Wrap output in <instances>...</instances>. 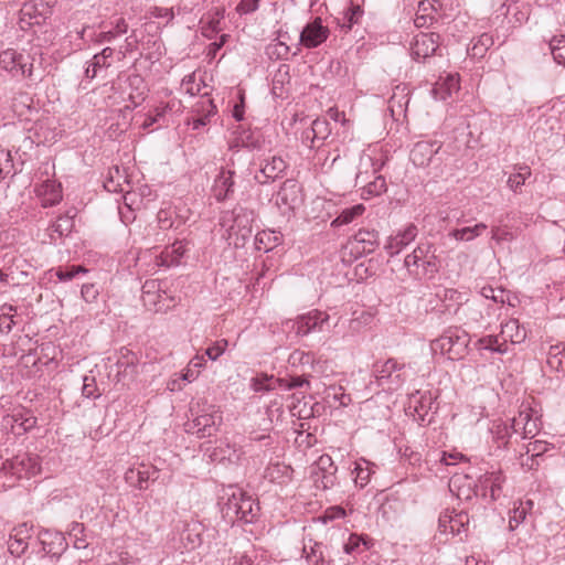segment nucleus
<instances>
[{"mask_svg": "<svg viewBox=\"0 0 565 565\" xmlns=\"http://www.w3.org/2000/svg\"><path fill=\"white\" fill-rule=\"evenodd\" d=\"M408 274L418 280L433 278L439 269L436 248L429 242L419 243L404 259Z\"/></svg>", "mask_w": 565, "mask_h": 565, "instance_id": "f257e3e1", "label": "nucleus"}, {"mask_svg": "<svg viewBox=\"0 0 565 565\" xmlns=\"http://www.w3.org/2000/svg\"><path fill=\"white\" fill-rule=\"evenodd\" d=\"M469 344V334L460 328H448L439 338L430 343L434 353L446 354L457 361L465 356Z\"/></svg>", "mask_w": 565, "mask_h": 565, "instance_id": "f03ea898", "label": "nucleus"}, {"mask_svg": "<svg viewBox=\"0 0 565 565\" xmlns=\"http://www.w3.org/2000/svg\"><path fill=\"white\" fill-rule=\"evenodd\" d=\"M284 326L287 330L295 331L296 335L300 337L311 332H328L331 329L330 316L320 310H311L294 320H287Z\"/></svg>", "mask_w": 565, "mask_h": 565, "instance_id": "7ed1b4c3", "label": "nucleus"}, {"mask_svg": "<svg viewBox=\"0 0 565 565\" xmlns=\"http://www.w3.org/2000/svg\"><path fill=\"white\" fill-rule=\"evenodd\" d=\"M373 374L376 383L386 390H397L406 381L405 364L393 358L376 361L373 364Z\"/></svg>", "mask_w": 565, "mask_h": 565, "instance_id": "20e7f679", "label": "nucleus"}, {"mask_svg": "<svg viewBox=\"0 0 565 565\" xmlns=\"http://www.w3.org/2000/svg\"><path fill=\"white\" fill-rule=\"evenodd\" d=\"M223 512L231 519L252 523L257 515L258 507L250 497L236 489L225 502Z\"/></svg>", "mask_w": 565, "mask_h": 565, "instance_id": "39448f33", "label": "nucleus"}, {"mask_svg": "<svg viewBox=\"0 0 565 565\" xmlns=\"http://www.w3.org/2000/svg\"><path fill=\"white\" fill-rule=\"evenodd\" d=\"M255 213L243 206H236L232 211L226 212L221 217V225L226 227L230 235L233 233L241 234L243 238L252 233Z\"/></svg>", "mask_w": 565, "mask_h": 565, "instance_id": "423d86ee", "label": "nucleus"}, {"mask_svg": "<svg viewBox=\"0 0 565 565\" xmlns=\"http://www.w3.org/2000/svg\"><path fill=\"white\" fill-rule=\"evenodd\" d=\"M222 423V416L214 406H209L198 413L193 420L185 424V430L196 435L199 438H205L214 435Z\"/></svg>", "mask_w": 565, "mask_h": 565, "instance_id": "0eeeda50", "label": "nucleus"}, {"mask_svg": "<svg viewBox=\"0 0 565 565\" xmlns=\"http://www.w3.org/2000/svg\"><path fill=\"white\" fill-rule=\"evenodd\" d=\"M41 459L39 455L21 452L3 463V470L18 479H30L41 472Z\"/></svg>", "mask_w": 565, "mask_h": 565, "instance_id": "6e6552de", "label": "nucleus"}, {"mask_svg": "<svg viewBox=\"0 0 565 565\" xmlns=\"http://www.w3.org/2000/svg\"><path fill=\"white\" fill-rule=\"evenodd\" d=\"M503 480L504 478L500 471L487 472L478 479L473 489H469L465 498L470 499L471 493H473L494 501L500 497Z\"/></svg>", "mask_w": 565, "mask_h": 565, "instance_id": "1a4fd4ad", "label": "nucleus"}, {"mask_svg": "<svg viewBox=\"0 0 565 565\" xmlns=\"http://www.w3.org/2000/svg\"><path fill=\"white\" fill-rule=\"evenodd\" d=\"M337 470L332 458L326 454L321 455L311 471L315 486L322 490L332 488L337 482Z\"/></svg>", "mask_w": 565, "mask_h": 565, "instance_id": "9d476101", "label": "nucleus"}, {"mask_svg": "<svg viewBox=\"0 0 565 565\" xmlns=\"http://www.w3.org/2000/svg\"><path fill=\"white\" fill-rule=\"evenodd\" d=\"M469 527V515L465 511L445 510L438 519V529L441 533L461 535L467 533Z\"/></svg>", "mask_w": 565, "mask_h": 565, "instance_id": "9b49d317", "label": "nucleus"}, {"mask_svg": "<svg viewBox=\"0 0 565 565\" xmlns=\"http://www.w3.org/2000/svg\"><path fill=\"white\" fill-rule=\"evenodd\" d=\"M441 145L438 141L422 140L412 148L409 159L414 166L425 168L440 160L438 157Z\"/></svg>", "mask_w": 565, "mask_h": 565, "instance_id": "f8f14e48", "label": "nucleus"}, {"mask_svg": "<svg viewBox=\"0 0 565 565\" xmlns=\"http://www.w3.org/2000/svg\"><path fill=\"white\" fill-rule=\"evenodd\" d=\"M440 35L437 33L417 34L412 42V56L415 60H425L436 53L439 47Z\"/></svg>", "mask_w": 565, "mask_h": 565, "instance_id": "ddd939ff", "label": "nucleus"}, {"mask_svg": "<svg viewBox=\"0 0 565 565\" xmlns=\"http://www.w3.org/2000/svg\"><path fill=\"white\" fill-rule=\"evenodd\" d=\"M300 203V185L297 181L287 179L276 194V205L284 211H291Z\"/></svg>", "mask_w": 565, "mask_h": 565, "instance_id": "4468645a", "label": "nucleus"}, {"mask_svg": "<svg viewBox=\"0 0 565 565\" xmlns=\"http://www.w3.org/2000/svg\"><path fill=\"white\" fill-rule=\"evenodd\" d=\"M32 526L28 523L13 527L8 541V550L14 556H21L28 548L29 540L32 539Z\"/></svg>", "mask_w": 565, "mask_h": 565, "instance_id": "2eb2a0df", "label": "nucleus"}, {"mask_svg": "<svg viewBox=\"0 0 565 565\" xmlns=\"http://www.w3.org/2000/svg\"><path fill=\"white\" fill-rule=\"evenodd\" d=\"M329 29L323 26L321 20L318 18L308 23L300 33V42L308 49H313L320 45L328 39Z\"/></svg>", "mask_w": 565, "mask_h": 565, "instance_id": "dca6fc26", "label": "nucleus"}, {"mask_svg": "<svg viewBox=\"0 0 565 565\" xmlns=\"http://www.w3.org/2000/svg\"><path fill=\"white\" fill-rule=\"evenodd\" d=\"M417 234V227L414 224H408L404 231L398 232L387 239L384 249L391 257L397 255L416 238Z\"/></svg>", "mask_w": 565, "mask_h": 565, "instance_id": "f3484780", "label": "nucleus"}, {"mask_svg": "<svg viewBox=\"0 0 565 565\" xmlns=\"http://www.w3.org/2000/svg\"><path fill=\"white\" fill-rule=\"evenodd\" d=\"M287 169V163L280 157H271L269 160H266V163L262 166L258 173L255 174V180L259 184H266L269 181H274L279 178L285 170Z\"/></svg>", "mask_w": 565, "mask_h": 565, "instance_id": "a211bd4d", "label": "nucleus"}, {"mask_svg": "<svg viewBox=\"0 0 565 565\" xmlns=\"http://www.w3.org/2000/svg\"><path fill=\"white\" fill-rule=\"evenodd\" d=\"M76 215L75 209H70L65 214L60 215L54 223L50 225L47 228L49 235L51 238V243L61 238L63 236H67L72 233L74 228V217Z\"/></svg>", "mask_w": 565, "mask_h": 565, "instance_id": "6ab92c4d", "label": "nucleus"}, {"mask_svg": "<svg viewBox=\"0 0 565 565\" xmlns=\"http://www.w3.org/2000/svg\"><path fill=\"white\" fill-rule=\"evenodd\" d=\"M352 249L359 254H370L379 245V233L375 231L360 230L351 242Z\"/></svg>", "mask_w": 565, "mask_h": 565, "instance_id": "aec40b11", "label": "nucleus"}, {"mask_svg": "<svg viewBox=\"0 0 565 565\" xmlns=\"http://www.w3.org/2000/svg\"><path fill=\"white\" fill-rule=\"evenodd\" d=\"M234 172L231 170H221L213 184V194L215 199L221 202L230 198L233 193Z\"/></svg>", "mask_w": 565, "mask_h": 565, "instance_id": "412c9836", "label": "nucleus"}, {"mask_svg": "<svg viewBox=\"0 0 565 565\" xmlns=\"http://www.w3.org/2000/svg\"><path fill=\"white\" fill-rule=\"evenodd\" d=\"M439 0H422L414 23L417 28H424L436 20L435 13L440 8Z\"/></svg>", "mask_w": 565, "mask_h": 565, "instance_id": "4be33fe9", "label": "nucleus"}, {"mask_svg": "<svg viewBox=\"0 0 565 565\" xmlns=\"http://www.w3.org/2000/svg\"><path fill=\"white\" fill-rule=\"evenodd\" d=\"M24 56L19 54L17 51L9 49L0 53V67L13 77H19V74H23L22 62Z\"/></svg>", "mask_w": 565, "mask_h": 565, "instance_id": "5701e85b", "label": "nucleus"}, {"mask_svg": "<svg viewBox=\"0 0 565 565\" xmlns=\"http://www.w3.org/2000/svg\"><path fill=\"white\" fill-rule=\"evenodd\" d=\"M459 89V78L457 75L448 74L445 78H440L434 86L431 93L435 99L446 100L451 96L452 92Z\"/></svg>", "mask_w": 565, "mask_h": 565, "instance_id": "b1692460", "label": "nucleus"}, {"mask_svg": "<svg viewBox=\"0 0 565 565\" xmlns=\"http://www.w3.org/2000/svg\"><path fill=\"white\" fill-rule=\"evenodd\" d=\"M128 31V23L124 18H119L115 21L114 28L108 31H102L94 33L90 41L95 44H103L113 42L118 35L125 34Z\"/></svg>", "mask_w": 565, "mask_h": 565, "instance_id": "393cba45", "label": "nucleus"}, {"mask_svg": "<svg viewBox=\"0 0 565 565\" xmlns=\"http://www.w3.org/2000/svg\"><path fill=\"white\" fill-rule=\"evenodd\" d=\"M500 335L504 341H511L512 343H521L526 338L525 328L520 326L516 319H511L505 323L501 324Z\"/></svg>", "mask_w": 565, "mask_h": 565, "instance_id": "a878e982", "label": "nucleus"}, {"mask_svg": "<svg viewBox=\"0 0 565 565\" xmlns=\"http://www.w3.org/2000/svg\"><path fill=\"white\" fill-rule=\"evenodd\" d=\"M159 470L156 467H148L145 465H141L140 468L136 469H129L126 472V479L127 480H134L135 477L137 478L136 486L139 489H145L147 487V482L149 480H156L158 478Z\"/></svg>", "mask_w": 565, "mask_h": 565, "instance_id": "bb28decb", "label": "nucleus"}, {"mask_svg": "<svg viewBox=\"0 0 565 565\" xmlns=\"http://www.w3.org/2000/svg\"><path fill=\"white\" fill-rule=\"evenodd\" d=\"M41 544L43 546V551L50 555H60L67 547V543L65 542L62 533H55L52 535V533L45 532L41 540Z\"/></svg>", "mask_w": 565, "mask_h": 565, "instance_id": "cd10ccee", "label": "nucleus"}, {"mask_svg": "<svg viewBox=\"0 0 565 565\" xmlns=\"http://www.w3.org/2000/svg\"><path fill=\"white\" fill-rule=\"evenodd\" d=\"M547 366L555 372L565 373V345L564 343L551 345L547 352Z\"/></svg>", "mask_w": 565, "mask_h": 565, "instance_id": "c85d7f7f", "label": "nucleus"}, {"mask_svg": "<svg viewBox=\"0 0 565 565\" xmlns=\"http://www.w3.org/2000/svg\"><path fill=\"white\" fill-rule=\"evenodd\" d=\"M494 45V38L489 33H482L477 39L471 41L468 47V54L475 58H481L486 55L488 50Z\"/></svg>", "mask_w": 565, "mask_h": 565, "instance_id": "c756f323", "label": "nucleus"}, {"mask_svg": "<svg viewBox=\"0 0 565 565\" xmlns=\"http://www.w3.org/2000/svg\"><path fill=\"white\" fill-rule=\"evenodd\" d=\"M374 467L375 465L366 459H360L355 462L352 473L356 487L364 488L369 483L371 475L374 473Z\"/></svg>", "mask_w": 565, "mask_h": 565, "instance_id": "7c9ffc66", "label": "nucleus"}, {"mask_svg": "<svg viewBox=\"0 0 565 565\" xmlns=\"http://www.w3.org/2000/svg\"><path fill=\"white\" fill-rule=\"evenodd\" d=\"M547 449H548V445L546 441H543V440L530 441L525 446V455L527 456L526 460H531V463L522 460L521 465L527 466L529 469H533L534 465H537V462H535V458L544 455L547 451ZM520 455H521V459H523V456H524L523 452H521Z\"/></svg>", "mask_w": 565, "mask_h": 565, "instance_id": "2f4dec72", "label": "nucleus"}, {"mask_svg": "<svg viewBox=\"0 0 565 565\" xmlns=\"http://www.w3.org/2000/svg\"><path fill=\"white\" fill-rule=\"evenodd\" d=\"M487 227L488 226L484 223H478L475 226L455 228L450 231L448 235L459 242H470L482 235Z\"/></svg>", "mask_w": 565, "mask_h": 565, "instance_id": "473e14b6", "label": "nucleus"}, {"mask_svg": "<svg viewBox=\"0 0 565 565\" xmlns=\"http://www.w3.org/2000/svg\"><path fill=\"white\" fill-rule=\"evenodd\" d=\"M490 433L492 435L493 443L497 444L499 449L507 448L510 443V438L513 435L509 424L504 422H494Z\"/></svg>", "mask_w": 565, "mask_h": 565, "instance_id": "72a5a7b5", "label": "nucleus"}, {"mask_svg": "<svg viewBox=\"0 0 565 565\" xmlns=\"http://www.w3.org/2000/svg\"><path fill=\"white\" fill-rule=\"evenodd\" d=\"M40 195H43L42 204L44 207L58 203L62 199L60 186L54 182L46 180L39 189Z\"/></svg>", "mask_w": 565, "mask_h": 565, "instance_id": "f704fd0d", "label": "nucleus"}, {"mask_svg": "<svg viewBox=\"0 0 565 565\" xmlns=\"http://www.w3.org/2000/svg\"><path fill=\"white\" fill-rule=\"evenodd\" d=\"M364 211L365 207L363 204H356L351 207L343 209L341 213L332 221L331 225L339 227L350 224L353 220L361 216Z\"/></svg>", "mask_w": 565, "mask_h": 565, "instance_id": "c9c22d12", "label": "nucleus"}, {"mask_svg": "<svg viewBox=\"0 0 565 565\" xmlns=\"http://www.w3.org/2000/svg\"><path fill=\"white\" fill-rule=\"evenodd\" d=\"M303 554L309 563L312 565H331L330 561H326L323 546L320 543L305 544L302 548Z\"/></svg>", "mask_w": 565, "mask_h": 565, "instance_id": "e433bc0d", "label": "nucleus"}, {"mask_svg": "<svg viewBox=\"0 0 565 565\" xmlns=\"http://www.w3.org/2000/svg\"><path fill=\"white\" fill-rule=\"evenodd\" d=\"M533 502L531 500H526L525 502H519L518 505H514L510 513L509 526L511 530L518 527L526 518L527 513L532 510Z\"/></svg>", "mask_w": 565, "mask_h": 565, "instance_id": "4c0bfd02", "label": "nucleus"}, {"mask_svg": "<svg viewBox=\"0 0 565 565\" xmlns=\"http://www.w3.org/2000/svg\"><path fill=\"white\" fill-rule=\"evenodd\" d=\"M387 190L385 178L377 175L372 182L363 186L361 196L369 200L373 196H379Z\"/></svg>", "mask_w": 565, "mask_h": 565, "instance_id": "58836bf2", "label": "nucleus"}, {"mask_svg": "<svg viewBox=\"0 0 565 565\" xmlns=\"http://www.w3.org/2000/svg\"><path fill=\"white\" fill-rule=\"evenodd\" d=\"M250 387L254 392H268L276 390L277 379L273 375L260 374L252 379Z\"/></svg>", "mask_w": 565, "mask_h": 565, "instance_id": "ea45409f", "label": "nucleus"}, {"mask_svg": "<svg viewBox=\"0 0 565 565\" xmlns=\"http://www.w3.org/2000/svg\"><path fill=\"white\" fill-rule=\"evenodd\" d=\"M0 311V332L9 333L15 324L13 317L17 312V307L4 303L1 306Z\"/></svg>", "mask_w": 565, "mask_h": 565, "instance_id": "a19ab883", "label": "nucleus"}, {"mask_svg": "<svg viewBox=\"0 0 565 565\" xmlns=\"http://www.w3.org/2000/svg\"><path fill=\"white\" fill-rule=\"evenodd\" d=\"M22 406L13 408L11 414H7L2 417L0 423V429H4L7 433H13L17 435L19 430V424L21 423Z\"/></svg>", "mask_w": 565, "mask_h": 565, "instance_id": "79ce46f5", "label": "nucleus"}, {"mask_svg": "<svg viewBox=\"0 0 565 565\" xmlns=\"http://www.w3.org/2000/svg\"><path fill=\"white\" fill-rule=\"evenodd\" d=\"M129 86L136 88V94L130 93L129 99L137 106L143 99L146 95V85L143 78L140 75H131L128 77Z\"/></svg>", "mask_w": 565, "mask_h": 565, "instance_id": "37998d69", "label": "nucleus"}, {"mask_svg": "<svg viewBox=\"0 0 565 565\" xmlns=\"http://www.w3.org/2000/svg\"><path fill=\"white\" fill-rule=\"evenodd\" d=\"M554 61L565 65V35L553 36L548 43Z\"/></svg>", "mask_w": 565, "mask_h": 565, "instance_id": "c03bdc74", "label": "nucleus"}, {"mask_svg": "<svg viewBox=\"0 0 565 565\" xmlns=\"http://www.w3.org/2000/svg\"><path fill=\"white\" fill-rule=\"evenodd\" d=\"M530 177H531L530 167L520 166L518 168V172L511 174L509 177L507 183L512 191L516 192L525 183L526 179H529Z\"/></svg>", "mask_w": 565, "mask_h": 565, "instance_id": "a18cd8bd", "label": "nucleus"}, {"mask_svg": "<svg viewBox=\"0 0 565 565\" xmlns=\"http://www.w3.org/2000/svg\"><path fill=\"white\" fill-rule=\"evenodd\" d=\"M277 385L279 388L285 391H290L294 388H300V387H310V382L308 377L303 376H290V377H282L277 379Z\"/></svg>", "mask_w": 565, "mask_h": 565, "instance_id": "49530a36", "label": "nucleus"}, {"mask_svg": "<svg viewBox=\"0 0 565 565\" xmlns=\"http://www.w3.org/2000/svg\"><path fill=\"white\" fill-rule=\"evenodd\" d=\"M185 253V246L182 242H175L170 249L163 253L162 264L170 266L179 263V259Z\"/></svg>", "mask_w": 565, "mask_h": 565, "instance_id": "de8ad7c7", "label": "nucleus"}, {"mask_svg": "<svg viewBox=\"0 0 565 565\" xmlns=\"http://www.w3.org/2000/svg\"><path fill=\"white\" fill-rule=\"evenodd\" d=\"M85 527L83 523L72 522L68 529V535L74 539L75 548L87 547V542L84 534Z\"/></svg>", "mask_w": 565, "mask_h": 565, "instance_id": "09e8293b", "label": "nucleus"}, {"mask_svg": "<svg viewBox=\"0 0 565 565\" xmlns=\"http://www.w3.org/2000/svg\"><path fill=\"white\" fill-rule=\"evenodd\" d=\"M114 53L115 50L107 46L99 53L95 54L90 60L93 62L94 68H108L111 65Z\"/></svg>", "mask_w": 565, "mask_h": 565, "instance_id": "8fccbe9b", "label": "nucleus"}, {"mask_svg": "<svg viewBox=\"0 0 565 565\" xmlns=\"http://www.w3.org/2000/svg\"><path fill=\"white\" fill-rule=\"evenodd\" d=\"M429 457H434L435 461H439L444 466H452L458 461L463 460V455L459 452L448 454L446 451H434L428 455Z\"/></svg>", "mask_w": 565, "mask_h": 565, "instance_id": "3c124183", "label": "nucleus"}, {"mask_svg": "<svg viewBox=\"0 0 565 565\" xmlns=\"http://www.w3.org/2000/svg\"><path fill=\"white\" fill-rule=\"evenodd\" d=\"M310 128L312 130V136L317 137L318 140L327 139L331 132L328 120L323 118H317L313 120Z\"/></svg>", "mask_w": 565, "mask_h": 565, "instance_id": "603ef678", "label": "nucleus"}, {"mask_svg": "<svg viewBox=\"0 0 565 565\" xmlns=\"http://www.w3.org/2000/svg\"><path fill=\"white\" fill-rule=\"evenodd\" d=\"M21 413V423L19 424V430L17 431V435H22L31 430L32 428L35 427L38 422L36 417L33 416L31 412L25 409L24 407H22Z\"/></svg>", "mask_w": 565, "mask_h": 565, "instance_id": "864d4df0", "label": "nucleus"}, {"mask_svg": "<svg viewBox=\"0 0 565 565\" xmlns=\"http://www.w3.org/2000/svg\"><path fill=\"white\" fill-rule=\"evenodd\" d=\"M79 273H87V269L83 266H68L64 268H60L56 271V276L61 281H70L74 279Z\"/></svg>", "mask_w": 565, "mask_h": 565, "instance_id": "5fc2aeb1", "label": "nucleus"}, {"mask_svg": "<svg viewBox=\"0 0 565 565\" xmlns=\"http://www.w3.org/2000/svg\"><path fill=\"white\" fill-rule=\"evenodd\" d=\"M227 344V340L221 339L205 350V355L210 360L215 361L224 353Z\"/></svg>", "mask_w": 565, "mask_h": 565, "instance_id": "6e6d98bb", "label": "nucleus"}, {"mask_svg": "<svg viewBox=\"0 0 565 565\" xmlns=\"http://www.w3.org/2000/svg\"><path fill=\"white\" fill-rule=\"evenodd\" d=\"M509 426L512 434H520L522 436L523 429H526V411L520 412Z\"/></svg>", "mask_w": 565, "mask_h": 565, "instance_id": "4d7b16f0", "label": "nucleus"}, {"mask_svg": "<svg viewBox=\"0 0 565 565\" xmlns=\"http://www.w3.org/2000/svg\"><path fill=\"white\" fill-rule=\"evenodd\" d=\"M498 341H499V335H486L483 338H480L477 341L476 347L479 350H489V351L494 352Z\"/></svg>", "mask_w": 565, "mask_h": 565, "instance_id": "13d9d810", "label": "nucleus"}, {"mask_svg": "<svg viewBox=\"0 0 565 565\" xmlns=\"http://www.w3.org/2000/svg\"><path fill=\"white\" fill-rule=\"evenodd\" d=\"M149 14L157 19H167L168 22L174 18L173 8L153 7L150 9Z\"/></svg>", "mask_w": 565, "mask_h": 565, "instance_id": "bf43d9fd", "label": "nucleus"}, {"mask_svg": "<svg viewBox=\"0 0 565 565\" xmlns=\"http://www.w3.org/2000/svg\"><path fill=\"white\" fill-rule=\"evenodd\" d=\"M260 0H241L236 7V11L239 14H248L255 12L259 7Z\"/></svg>", "mask_w": 565, "mask_h": 565, "instance_id": "052dcab7", "label": "nucleus"}, {"mask_svg": "<svg viewBox=\"0 0 565 565\" xmlns=\"http://www.w3.org/2000/svg\"><path fill=\"white\" fill-rule=\"evenodd\" d=\"M96 391V384L95 379L93 376L85 375L83 379V388L82 393L87 398H95L97 395H95Z\"/></svg>", "mask_w": 565, "mask_h": 565, "instance_id": "680f3d73", "label": "nucleus"}, {"mask_svg": "<svg viewBox=\"0 0 565 565\" xmlns=\"http://www.w3.org/2000/svg\"><path fill=\"white\" fill-rule=\"evenodd\" d=\"M537 430V420L532 419L531 414L526 411V429H523L522 439L533 438Z\"/></svg>", "mask_w": 565, "mask_h": 565, "instance_id": "e2e57ef3", "label": "nucleus"}, {"mask_svg": "<svg viewBox=\"0 0 565 565\" xmlns=\"http://www.w3.org/2000/svg\"><path fill=\"white\" fill-rule=\"evenodd\" d=\"M82 297L86 302H94L98 297V289L93 284H85L81 290Z\"/></svg>", "mask_w": 565, "mask_h": 565, "instance_id": "0e129e2a", "label": "nucleus"}, {"mask_svg": "<svg viewBox=\"0 0 565 565\" xmlns=\"http://www.w3.org/2000/svg\"><path fill=\"white\" fill-rule=\"evenodd\" d=\"M481 295L487 299H492L494 302H504L503 290L494 289L491 286H486L481 289Z\"/></svg>", "mask_w": 565, "mask_h": 565, "instance_id": "69168bd1", "label": "nucleus"}, {"mask_svg": "<svg viewBox=\"0 0 565 565\" xmlns=\"http://www.w3.org/2000/svg\"><path fill=\"white\" fill-rule=\"evenodd\" d=\"M362 9L360 6H352L349 11L345 13V19L348 21L347 28L351 29L354 23L358 22L359 18L362 15Z\"/></svg>", "mask_w": 565, "mask_h": 565, "instance_id": "338daca9", "label": "nucleus"}, {"mask_svg": "<svg viewBox=\"0 0 565 565\" xmlns=\"http://www.w3.org/2000/svg\"><path fill=\"white\" fill-rule=\"evenodd\" d=\"M437 297L443 300V301H456L457 303H460L459 302V298H460V294L456 290V289H443L441 292H438L437 294Z\"/></svg>", "mask_w": 565, "mask_h": 565, "instance_id": "774afa93", "label": "nucleus"}]
</instances>
